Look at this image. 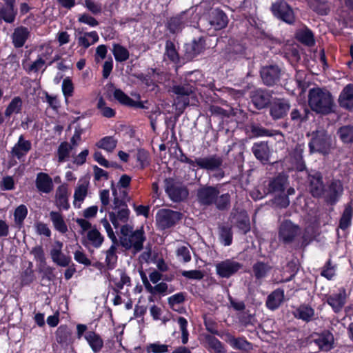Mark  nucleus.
<instances>
[{"label": "nucleus", "instance_id": "4", "mask_svg": "<svg viewBox=\"0 0 353 353\" xmlns=\"http://www.w3.org/2000/svg\"><path fill=\"white\" fill-rule=\"evenodd\" d=\"M332 137L323 128H319L312 133V139L309 142L311 152L327 154L332 148Z\"/></svg>", "mask_w": 353, "mask_h": 353}, {"label": "nucleus", "instance_id": "43", "mask_svg": "<svg viewBox=\"0 0 353 353\" xmlns=\"http://www.w3.org/2000/svg\"><path fill=\"white\" fill-rule=\"evenodd\" d=\"M46 59L43 55H39L36 60L31 61L24 70L28 74L37 73L41 70H43L42 72L46 70Z\"/></svg>", "mask_w": 353, "mask_h": 353}, {"label": "nucleus", "instance_id": "8", "mask_svg": "<svg viewBox=\"0 0 353 353\" xmlns=\"http://www.w3.org/2000/svg\"><path fill=\"white\" fill-rule=\"evenodd\" d=\"M181 219V214L170 209H161L156 215L158 227L161 230L170 228Z\"/></svg>", "mask_w": 353, "mask_h": 353}, {"label": "nucleus", "instance_id": "21", "mask_svg": "<svg viewBox=\"0 0 353 353\" xmlns=\"http://www.w3.org/2000/svg\"><path fill=\"white\" fill-rule=\"evenodd\" d=\"M347 299L345 290L342 289L338 293H334L327 296L326 302L332 308L334 312L338 313L344 307Z\"/></svg>", "mask_w": 353, "mask_h": 353}, {"label": "nucleus", "instance_id": "39", "mask_svg": "<svg viewBox=\"0 0 353 353\" xmlns=\"http://www.w3.org/2000/svg\"><path fill=\"white\" fill-rule=\"evenodd\" d=\"M49 216L55 230L62 234L67 232V225L63 219V215L60 212L51 211Z\"/></svg>", "mask_w": 353, "mask_h": 353}, {"label": "nucleus", "instance_id": "33", "mask_svg": "<svg viewBox=\"0 0 353 353\" xmlns=\"http://www.w3.org/2000/svg\"><path fill=\"white\" fill-rule=\"evenodd\" d=\"M117 210L116 212L109 213L110 220L116 228L120 225V223H126L128 221L130 214L127 206L122 207Z\"/></svg>", "mask_w": 353, "mask_h": 353}, {"label": "nucleus", "instance_id": "3", "mask_svg": "<svg viewBox=\"0 0 353 353\" xmlns=\"http://www.w3.org/2000/svg\"><path fill=\"white\" fill-rule=\"evenodd\" d=\"M121 234L119 244L125 250H132L134 253H137L143 249L145 236L142 228L133 231V228L126 224L121 227Z\"/></svg>", "mask_w": 353, "mask_h": 353}, {"label": "nucleus", "instance_id": "14", "mask_svg": "<svg viewBox=\"0 0 353 353\" xmlns=\"http://www.w3.org/2000/svg\"><path fill=\"white\" fill-rule=\"evenodd\" d=\"M210 28L219 30L224 28L228 23L227 15L219 9H212L210 12L207 19Z\"/></svg>", "mask_w": 353, "mask_h": 353}, {"label": "nucleus", "instance_id": "19", "mask_svg": "<svg viewBox=\"0 0 353 353\" xmlns=\"http://www.w3.org/2000/svg\"><path fill=\"white\" fill-rule=\"evenodd\" d=\"M35 186L40 193L49 194L54 188L52 178L45 172H39L35 179Z\"/></svg>", "mask_w": 353, "mask_h": 353}, {"label": "nucleus", "instance_id": "31", "mask_svg": "<svg viewBox=\"0 0 353 353\" xmlns=\"http://www.w3.org/2000/svg\"><path fill=\"white\" fill-rule=\"evenodd\" d=\"M204 346L210 353H226L221 342L216 337L207 334L204 336Z\"/></svg>", "mask_w": 353, "mask_h": 353}, {"label": "nucleus", "instance_id": "45", "mask_svg": "<svg viewBox=\"0 0 353 353\" xmlns=\"http://www.w3.org/2000/svg\"><path fill=\"white\" fill-rule=\"evenodd\" d=\"M271 269L272 267L269 264L261 261L255 263L252 266L254 275L258 280L266 276Z\"/></svg>", "mask_w": 353, "mask_h": 353}, {"label": "nucleus", "instance_id": "56", "mask_svg": "<svg viewBox=\"0 0 353 353\" xmlns=\"http://www.w3.org/2000/svg\"><path fill=\"white\" fill-rule=\"evenodd\" d=\"M72 147L68 142H62L57 150L58 161L59 163L65 161L70 156Z\"/></svg>", "mask_w": 353, "mask_h": 353}, {"label": "nucleus", "instance_id": "5", "mask_svg": "<svg viewBox=\"0 0 353 353\" xmlns=\"http://www.w3.org/2000/svg\"><path fill=\"white\" fill-rule=\"evenodd\" d=\"M196 165L203 170L215 172L213 177L221 179L224 177L225 172L222 170L223 157L218 154H211L204 157L195 159Z\"/></svg>", "mask_w": 353, "mask_h": 353}, {"label": "nucleus", "instance_id": "7", "mask_svg": "<svg viewBox=\"0 0 353 353\" xmlns=\"http://www.w3.org/2000/svg\"><path fill=\"white\" fill-rule=\"evenodd\" d=\"M165 183V192L174 202L182 201L188 197L189 194L188 190L183 184L175 182L172 179H166Z\"/></svg>", "mask_w": 353, "mask_h": 353}, {"label": "nucleus", "instance_id": "9", "mask_svg": "<svg viewBox=\"0 0 353 353\" xmlns=\"http://www.w3.org/2000/svg\"><path fill=\"white\" fill-rule=\"evenodd\" d=\"M243 264L233 259H225L215 265L216 274L221 278L228 279L243 268Z\"/></svg>", "mask_w": 353, "mask_h": 353}, {"label": "nucleus", "instance_id": "58", "mask_svg": "<svg viewBox=\"0 0 353 353\" xmlns=\"http://www.w3.org/2000/svg\"><path fill=\"white\" fill-rule=\"evenodd\" d=\"M297 39L307 46H312L314 43V37L312 31L309 29H304L297 33Z\"/></svg>", "mask_w": 353, "mask_h": 353}, {"label": "nucleus", "instance_id": "34", "mask_svg": "<svg viewBox=\"0 0 353 353\" xmlns=\"http://www.w3.org/2000/svg\"><path fill=\"white\" fill-rule=\"evenodd\" d=\"M252 151L256 158L262 163H265L269 160L270 149L265 142L256 143L252 148Z\"/></svg>", "mask_w": 353, "mask_h": 353}, {"label": "nucleus", "instance_id": "48", "mask_svg": "<svg viewBox=\"0 0 353 353\" xmlns=\"http://www.w3.org/2000/svg\"><path fill=\"white\" fill-rule=\"evenodd\" d=\"M117 145V140L113 137H105L100 139L96 145L99 148L105 150L108 152H112L116 148Z\"/></svg>", "mask_w": 353, "mask_h": 353}, {"label": "nucleus", "instance_id": "18", "mask_svg": "<svg viewBox=\"0 0 353 353\" xmlns=\"http://www.w3.org/2000/svg\"><path fill=\"white\" fill-rule=\"evenodd\" d=\"M265 182L269 193L282 192L289 185L288 176L283 174Z\"/></svg>", "mask_w": 353, "mask_h": 353}, {"label": "nucleus", "instance_id": "59", "mask_svg": "<svg viewBox=\"0 0 353 353\" xmlns=\"http://www.w3.org/2000/svg\"><path fill=\"white\" fill-rule=\"evenodd\" d=\"M169 345L161 344L159 342L150 343L146 346L148 353H165L168 352Z\"/></svg>", "mask_w": 353, "mask_h": 353}, {"label": "nucleus", "instance_id": "15", "mask_svg": "<svg viewBox=\"0 0 353 353\" xmlns=\"http://www.w3.org/2000/svg\"><path fill=\"white\" fill-rule=\"evenodd\" d=\"M30 30L25 26H20L13 30L11 34L12 43L15 48H22L30 37Z\"/></svg>", "mask_w": 353, "mask_h": 353}, {"label": "nucleus", "instance_id": "29", "mask_svg": "<svg viewBox=\"0 0 353 353\" xmlns=\"http://www.w3.org/2000/svg\"><path fill=\"white\" fill-rule=\"evenodd\" d=\"M55 204L59 209L68 210L69 208L67 185L62 184L57 187L55 192Z\"/></svg>", "mask_w": 353, "mask_h": 353}, {"label": "nucleus", "instance_id": "41", "mask_svg": "<svg viewBox=\"0 0 353 353\" xmlns=\"http://www.w3.org/2000/svg\"><path fill=\"white\" fill-rule=\"evenodd\" d=\"M310 111L303 106L300 108L292 109L290 112V119L292 121L301 123L306 121L309 118Z\"/></svg>", "mask_w": 353, "mask_h": 353}, {"label": "nucleus", "instance_id": "49", "mask_svg": "<svg viewBox=\"0 0 353 353\" xmlns=\"http://www.w3.org/2000/svg\"><path fill=\"white\" fill-rule=\"evenodd\" d=\"M228 343L234 349L236 350L248 351L252 348L251 343L243 338H235L234 336H230Z\"/></svg>", "mask_w": 353, "mask_h": 353}, {"label": "nucleus", "instance_id": "37", "mask_svg": "<svg viewBox=\"0 0 353 353\" xmlns=\"http://www.w3.org/2000/svg\"><path fill=\"white\" fill-rule=\"evenodd\" d=\"M119 246V241H112L110 248L105 251V267L108 270H112L115 268L117 262V251Z\"/></svg>", "mask_w": 353, "mask_h": 353}, {"label": "nucleus", "instance_id": "16", "mask_svg": "<svg viewBox=\"0 0 353 353\" xmlns=\"http://www.w3.org/2000/svg\"><path fill=\"white\" fill-rule=\"evenodd\" d=\"M281 70L276 65L263 67L261 70V77L263 83L267 85H273L280 78Z\"/></svg>", "mask_w": 353, "mask_h": 353}, {"label": "nucleus", "instance_id": "46", "mask_svg": "<svg viewBox=\"0 0 353 353\" xmlns=\"http://www.w3.org/2000/svg\"><path fill=\"white\" fill-rule=\"evenodd\" d=\"M352 214L353 204L352 202H350L345 205L343 215L340 219L339 227L342 230H345L350 225Z\"/></svg>", "mask_w": 353, "mask_h": 353}, {"label": "nucleus", "instance_id": "35", "mask_svg": "<svg viewBox=\"0 0 353 353\" xmlns=\"http://www.w3.org/2000/svg\"><path fill=\"white\" fill-rule=\"evenodd\" d=\"M295 318L301 319L305 322H310L314 319V310L308 305H301L294 312Z\"/></svg>", "mask_w": 353, "mask_h": 353}, {"label": "nucleus", "instance_id": "2", "mask_svg": "<svg viewBox=\"0 0 353 353\" xmlns=\"http://www.w3.org/2000/svg\"><path fill=\"white\" fill-rule=\"evenodd\" d=\"M308 104L316 114L327 115L334 112L335 103L331 92L321 88H313L309 90Z\"/></svg>", "mask_w": 353, "mask_h": 353}, {"label": "nucleus", "instance_id": "64", "mask_svg": "<svg viewBox=\"0 0 353 353\" xmlns=\"http://www.w3.org/2000/svg\"><path fill=\"white\" fill-rule=\"evenodd\" d=\"M203 319L206 330L213 334H219L217 323L214 320L211 316L207 315L203 316Z\"/></svg>", "mask_w": 353, "mask_h": 353}, {"label": "nucleus", "instance_id": "38", "mask_svg": "<svg viewBox=\"0 0 353 353\" xmlns=\"http://www.w3.org/2000/svg\"><path fill=\"white\" fill-rule=\"evenodd\" d=\"M84 338L94 352L97 353L101 351L103 346V341L99 334L89 331L85 334Z\"/></svg>", "mask_w": 353, "mask_h": 353}, {"label": "nucleus", "instance_id": "26", "mask_svg": "<svg viewBox=\"0 0 353 353\" xmlns=\"http://www.w3.org/2000/svg\"><path fill=\"white\" fill-rule=\"evenodd\" d=\"M339 105L346 110H353V84H347L339 97Z\"/></svg>", "mask_w": 353, "mask_h": 353}, {"label": "nucleus", "instance_id": "40", "mask_svg": "<svg viewBox=\"0 0 353 353\" xmlns=\"http://www.w3.org/2000/svg\"><path fill=\"white\" fill-rule=\"evenodd\" d=\"M185 54L188 59H192L200 54L204 49V41L199 39V41H193L185 46Z\"/></svg>", "mask_w": 353, "mask_h": 353}, {"label": "nucleus", "instance_id": "22", "mask_svg": "<svg viewBox=\"0 0 353 353\" xmlns=\"http://www.w3.org/2000/svg\"><path fill=\"white\" fill-rule=\"evenodd\" d=\"M186 15L187 12H183L181 14L168 19L166 27L168 30L172 34L181 32L185 26L187 19Z\"/></svg>", "mask_w": 353, "mask_h": 353}, {"label": "nucleus", "instance_id": "30", "mask_svg": "<svg viewBox=\"0 0 353 353\" xmlns=\"http://www.w3.org/2000/svg\"><path fill=\"white\" fill-rule=\"evenodd\" d=\"M30 254L33 255L34 259L39 263V269L40 272H44L46 274L52 273V269L46 265L45 253L41 245L34 247Z\"/></svg>", "mask_w": 353, "mask_h": 353}, {"label": "nucleus", "instance_id": "10", "mask_svg": "<svg viewBox=\"0 0 353 353\" xmlns=\"http://www.w3.org/2000/svg\"><path fill=\"white\" fill-rule=\"evenodd\" d=\"M301 234L300 228L290 221H283L279 231V239L285 244L292 243Z\"/></svg>", "mask_w": 353, "mask_h": 353}, {"label": "nucleus", "instance_id": "20", "mask_svg": "<svg viewBox=\"0 0 353 353\" xmlns=\"http://www.w3.org/2000/svg\"><path fill=\"white\" fill-rule=\"evenodd\" d=\"M343 192L342 182L339 179H332L326 190L327 201L332 204L335 203Z\"/></svg>", "mask_w": 353, "mask_h": 353}, {"label": "nucleus", "instance_id": "24", "mask_svg": "<svg viewBox=\"0 0 353 353\" xmlns=\"http://www.w3.org/2000/svg\"><path fill=\"white\" fill-rule=\"evenodd\" d=\"M334 341V336L329 331L316 334V337L314 339V343L319 350L325 352H328L333 348Z\"/></svg>", "mask_w": 353, "mask_h": 353}, {"label": "nucleus", "instance_id": "44", "mask_svg": "<svg viewBox=\"0 0 353 353\" xmlns=\"http://www.w3.org/2000/svg\"><path fill=\"white\" fill-rule=\"evenodd\" d=\"M98 40L99 36L97 32L92 31L90 32H85L78 38V44L86 49L91 45L97 42Z\"/></svg>", "mask_w": 353, "mask_h": 353}, {"label": "nucleus", "instance_id": "12", "mask_svg": "<svg viewBox=\"0 0 353 353\" xmlns=\"http://www.w3.org/2000/svg\"><path fill=\"white\" fill-rule=\"evenodd\" d=\"M63 244L59 241H55L50 251L52 261L60 267H68L71 262V258L63 253Z\"/></svg>", "mask_w": 353, "mask_h": 353}, {"label": "nucleus", "instance_id": "47", "mask_svg": "<svg viewBox=\"0 0 353 353\" xmlns=\"http://www.w3.org/2000/svg\"><path fill=\"white\" fill-rule=\"evenodd\" d=\"M310 7L312 10L321 15H326L330 11V6L327 0H312Z\"/></svg>", "mask_w": 353, "mask_h": 353}, {"label": "nucleus", "instance_id": "61", "mask_svg": "<svg viewBox=\"0 0 353 353\" xmlns=\"http://www.w3.org/2000/svg\"><path fill=\"white\" fill-rule=\"evenodd\" d=\"M165 54L172 61H176L179 59V56L176 50L175 46L170 41H166Z\"/></svg>", "mask_w": 353, "mask_h": 353}, {"label": "nucleus", "instance_id": "27", "mask_svg": "<svg viewBox=\"0 0 353 353\" xmlns=\"http://www.w3.org/2000/svg\"><path fill=\"white\" fill-rule=\"evenodd\" d=\"M271 95L263 90H256L251 93V100L259 110L263 109L270 103Z\"/></svg>", "mask_w": 353, "mask_h": 353}, {"label": "nucleus", "instance_id": "6", "mask_svg": "<svg viewBox=\"0 0 353 353\" xmlns=\"http://www.w3.org/2000/svg\"><path fill=\"white\" fill-rule=\"evenodd\" d=\"M172 92L176 95L174 105L179 110L185 109L190 105V99L193 97L194 88L188 83L174 85Z\"/></svg>", "mask_w": 353, "mask_h": 353}, {"label": "nucleus", "instance_id": "28", "mask_svg": "<svg viewBox=\"0 0 353 353\" xmlns=\"http://www.w3.org/2000/svg\"><path fill=\"white\" fill-rule=\"evenodd\" d=\"M31 148V142L28 140H25L23 136L21 135L17 143L12 148L11 153L12 156L20 159L28 154Z\"/></svg>", "mask_w": 353, "mask_h": 353}, {"label": "nucleus", "instance_id": "50", "mask_svg": "<svg viewBox=\"0 0 353 353\" xmlns=\"http://www.w3.org/2000/svg\"><path fill=\"white\" fill-rule=\"evenodd\" d=\"M112 53L115 60L118 62H123L129 59V52L125 47L118 43H114L112 46Z\"/></svg>", "mask_w": 353, "mask_h": 353}, {"label": "nucleus", "instance_id": "51", "mask_svg": "<svg viewBox=\"0 0 353 353\" xmlns=\"http://www.w3.org/2000/svg\"><path fill=\"white\" fill-rule=\"evenodd\" d=\"M341 140L345 143H353V125H344L337 132Z\"/></svg>", "mask_w": 353, "mask_h": 353}, {"label": "nucleus", "instance_id": "25", "mask_svg": "<svg viewBox=\"0 0 353 353\" xmlns=\"http://www.w3.org/2000/svg\"><path fill=\"white\" fill-rule=\"evenodd\" d=\"M108 276L110 281L114 285L113 290L116 293H119L125 285H130V278L122 270L118 269L112 276L110 274H108Z\"/></svg>", "mask_w": 353, "mask_h": 353}, {"label": "nucleus", "instance_id": "60", "mask_svg": "<svg viewBox=\"0 0 353 353\" xmlns=\"http://www.w3.org/2000/svg\"><path fill=\"white\" fill-rule=\"evenodd\" d=\"M97 108L100 110L101 114L107 118L113 117L115 114V112L113 109L106 106L105 101L100 98L97 103Z\"/></svg>", "mask_w": 353, "mask_h": 353}, {"label": "nucleus", "instance_id": "23", "mask_svg": "<svg viewBox=\"0 0 353 353\" xmlns=\"http://www.w3.org/2000/svg\"><path fill=\"white\" fill-rule=\"evenodd\" d=\"M89 181L85 179H81L78 181L74 193V205L80 208L82 202L86 197L88 192Z\"/></svg>", "mask_w": 353, "mask_h": 353}, {"label": "nucleus", "instance_id": "63", "mask_svg": "<svg viewBox=\"0 0 353 353\" xmlns=\"http://www.w3.org/2000/svg\"><path fill=\"white\" fill-rule=\"evenodd\" d=\"M270 194L266 186V182H264L263 186L258 187L250 192L251 197L254 200H259L264 198L267 194Z\"/></svg>", "mask_w": 353, "mask_h": 353}, {"label": "nucleus", "instance_id": "55", "mask_svg": "<svg viewBox=\"0 0 353 353\" xmlns=\"http://www.w3.org/2000/svg\"><path fill=\"white\" fill-rule=\"evenodd\" d=\"M237 227L242 231L243 234L247 233L250 229V219L245 212H241L236 215Z\"/></svg>", "mask_w": 353, "mask_h": 353}, {"label": "nucleus", "instance_id": "54", "mask_svg": "<svg viewBox=\"0 0 353 353\" xmlns=\"http://www.w3.org/2000/svg\"><path fill=\"white\" fill-rule=\"evenodd\" d=\"M87 239L89 243L96 248H99L103 242V236L97 229H92L88 231Z\"/></svg>", "mask_w": 353, "mask_h": 353}, {"label": "nucleus", "instance_id": "36", "mask_svg": "<svg viewBox=\"0 0 353 353\" xmlns=\"http://www.w3.org/2000/svg\"><path fill=\"white\" fill-rule=\"evenodd\" d=\"M284 300V292L283 290L277 289L268 295L265 305L271 310L277 309Z\"/></svg>", "mask_w": 353, "mask_h": 353}, {"label": "nucleus", "instance_id": "17", "mask_svg": "<svg viewBox=\"0 0 353 353\" xmlns=\"http://www.w3.org/2000/svg\"><path fill=\"white\" fill-rule=\"evenodd\" d=\"M310 191L313 196L319 197L324 192L323 176L319 172L308 175Z\"/></svg>", "mask_w": 353, "mask_h": 353}, {"label": "nucleus", "instance_id": "53", "mask_svg": "<svg viewBox=\"0 0 353 353\" xmlns=\"http://www.w3.org/2000/svg\"><path fill=\"white\" fill-rule=\"evenodd\" d=\"M22 108V100L19 97H15L12 99L10 103L5 110L6 117H10L12 114H17L20 112Z\"/></svg>", "mask_w": 353, "mask_h": 353}, {"label": "nucleus", "instance_id": "13", "mask_svg": "<svg viewBox=\"0 0 353 353\" xmlns=\"http://www.w3.org/2000/svg\"><path fill=\"white\" fill-rule=\"evenodd\" d=\"M290 108V103L285 99H274L270 105V114L274 120L283 118Z\"/></svg>", "mask_w": 353, "mask_h": 353}, {"label": "nucleus", "instance_id": "32", "mask_svg": "<svg viewBox=\"0 0 353 353\" xmlns=\"http://www.w3.org/2000/svg\"><path fill=\"white\" fill-rule=\"evenodd\" d=\"M113 95L114 99L122 105L141 109L145 108L141 101H134L125 94L121 89H115Z\"/></svg>", "mask_w": 353, "mask_h": 353}, {"label": "nucleus", "instance_id": "52", "mask_svg": "<svg viewBox=\"0 0 353 353\" xmlns=\"http://www.w3.org/2000/svg\"><path fill=\"white\" fill-rule=\"evenodd\" d=\"M219 230L221 243L225 246L231 245L232 242V232L231 228L221 225L219 227Z\"/></svg>", "mask_w": 353, "mask_h": 353}, {"label": "nucleus", "instance_id": "1", "mask_svg": "<svg viewBox=\"0 0 353 353\" xmlns=\"http://www.w3.org/2000/svg\"><path fill=\"white\" fill-rule=\"evenodd\" d=\"M196 199L201 205H214L219 210H226L230 207L229 193L220 194L219 185H202L196 191Z\"/></svg>", "mask_w": 353, "mask_h": 353}, {"label": "nucleus", "instance_id": "62", "mask_svg": "<svg viewBox=\"0 0 353 353\" xmlns=\"http://www.w3.org/2000/svg\"><path fill=\"white\" fill-rule=\"evenodd\" d=\"M177 322L180 326V329L181 331V341L183 344H186L188 341V331L187 329L188 321L187 320L182 316L178 318Z\"/></svg>", "mask_w": 353, "mask_h": 353}, {"label": "nucleus", "instance_id": "57", "mask_svg": "<svg viewBox=\"0 0 353 353\" xmlns=\"http://www.w3.org/2000/svg\"><path fill=\"white\" fill-rule=\"evenodd\" d=\"M27 207L23 204L19 205L14 212V219L15 224L21 227L23 225L24 219L27 216Z\"/></svg>", "mask_w": 353, "mask_h": 353}, {"label": "nucleus", "instance_id": "11", "mask_svg": "<svg viewBox=\"0 0 353 353\" xmlns=\"http://www.w3.org/2000/svg\"><path fill=\"white\" fill-rule=\"evenodd\" d=\"M272 11L277 18L287 23L292 24L295 21L292 9L285 1H279L273 3L272 6Z\"/></svg>", "mask_w": 353, "mask_h": 353}, {"label": "nucleus", "instance_id": "42", "mask_svg": "<svg viewBox=\"0 0 353 353\" xmlns=\"http://www.w3.org/2000/svg\"><path fill=\"white\" fill-rule=\"evenodd\" d=\"M17 13V8L3 6L0 8V21H3L7 23H12L16 19Z\"/></svg>", "mask_w": 353, "mask_h": 353}]
</instances>
